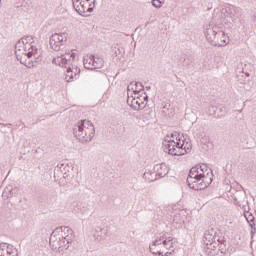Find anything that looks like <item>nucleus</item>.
Here are the masks:
<instances>
[{
	"label": "nucleus",
	"instance_id": "obj_1",
	"mask_svg": "<svg viewBox=\"0 0 256 256\" xmlns=\"http://www.w3.org/2000/svg\"><path fill=\"white\" fill-rule=\"evenodd\" d=\"M187 183L194 191L207 189L213 183V170L205 164L196 165L190 169Z\"/></svg>",
	"mask_w": 256,
	"mask_h": 256
},
{
	"label": "nucleus",
	"instance_id": "obj_2",
	"mask_svg": "<svg viewBox=\"0 0 256 256\" xmlns=\"http://www.w3.org/2000/svg\"><path fill=\"white\" fill-rule=\"evenodd\" d=\"M52 63L58 65V67H65V69H67L65 79L68 83H71L73 79L79 78L81 69L73 65V63H75V53L66 52L62 55H58L53 58Z\"/></svg>",
	"mask_w": 256,
	"mask_h": 256
},
{
	"label": "nucleus",
	"instance_id": "obj_3",
	"mask_svg": "<svg viewBox=\"0 0 256 256\" xmlns=\"http://www.w3.org/2000/svg\"><path fill=\"white\" fill-rule=\"evenodd\" d=\"M179 133L174 132L171 136H166L163 142V149L165 153H169V155L181 156L186 155V153L190 152L191 149L185 146V143H181V139H178L177 136Z\"/></svg>",
	"mask_w": 256,
	"mask_h": 256
},
{
	"label": "nucleus",
	"instance_id": "obj_4",
	"mask_svg": "<svg viewBox=\"0 0 256 256\" xmlns=\"http://www.w3.org/2000/svg\"><path fill=\"white\" fill-rule=\"evenodd\" d=\"M73 133L80 143H89L95 137V125L89 120H81L74 125Z\"/></svg>",
	"mask_w": 256,
	"mask_h": 256
},
{
	"label": "nucleus",
	"instance_id": "obj_5",
	"mask_svg": "<svg viewBox=\"0 0 256 256\" xmlns=\"http://www.w3.org/2000/svg\"><path fill=\"white\" fill-rule=\"evenodd\" d=\"M206 39L213 47H225L227 45V37L221 28L214 26L206 29Z\"/></svg>",
	"mask_w": 256,
	"mask_h": 256
},
{
	"label": "nucleus",
	"instance_id": "obj_6",
	"mask_svg": "<svg viewBox=\"0 0 256 256\" xmlns=\"http://www.w3.org/2000/svg\"><path fill=\"white\" fill-rule=\"evenodd\" d=\"M149 101V96L142 92V94L128 92L127 104L132 107L135 111L145 109L147 102Z\"/></svg>",
	"mask_w": 256,
	"mask_h": 256
},
{
	"label": "nucleus",
	"instance_id": "obj_7",
	"mask_svg": "<svg viewBox=\"0 0 256 256\" xmlns=\"http://www.w3.org/2000/svg\"><path fill=\"white\" fill-rule=\"evenodd\" d=\"M50 247L53 251H57V253H63V251H67L71 246L59 237V230H54L50 235Z\"/></svg>",
	"mask_w": 256,
	"mask_h": 256
},
{
	"label": "nucleus",
	"instance_id": "obj_8",
	"mask_svg": "<svg viewBox=\"0 0 256 256\" xmlns=\"http://www.w3.org/2000/svg\"><path fill=\"white\" fill-rule=\"evenodd\" d=\"M67 33H55L50 37L49 45L52 51H63L67 45Z\"/></svg>",
	"mask_w": 256,
	"mask_h": 256
},
{
	"label": "nucleus",
	"instance_id": "obj_9",
	"mask_svg": "<svg viewBox=\"0 0 256 256\" xmlns=\"http://www.w3.org/2000/svg\"><path fill=\"white\" fill-rule=\"evenodd\" d=\"M72 3L77 14L82 17H89V13H93V7L85 0H72Z\"/></svg>",
	"mask_w": 256,
	"mask_h": 256
},
{
	"label": "nucleus",
	"instance_id": "obj_10",
	"mask_svg": "<svg viewBox=\"0 0 256 256\" xmlns=\"http://www.w3.org/2000/svg\"><path fill=\"white\" fill-rule=\"evenodd\" d=\"M55 231H58L59 237L71 246V241H73V229L69 228V226H61L56 228Z\"/></svg>",
	"mask_w": 256,
	"mask_h": 256
},
{
	"label": "nucleus",
	"instance_id": "obj_11",
	"mask_svg": "<svg viewBox=\"0 0 256 256\" xmlns=\"http://www.w3.org/2000/svg\"><path fill=\"white\" fill-rule=\"evenodd\" d=\"M163 239H165V235L157 237L155 241H153L152 245L150 246V251L153 255H160L163 256V252L157 247H163Z\"/></svg>",
	"mask_w": 256,
	"mask_h": 256
},
{
	"label": "nucleus",
	"instance_id": "obj_12",
	"mask_svg": "<svg viewBox=\"0 0 256 256\" xmlns=\"http://www.w3.org/2000/svg\"><path fill=\"white\" fill-rule=\"evenodd\" d=\"M0 256H17L13 245L7 243H0Z\"/></svg>",
	"mask_w": 256,
	"mask_h": 256
},
{
	"label": "nucleus",
	"instance_id": "obj_13",
	"mask_svg": "<svg viewBox=\"0 0 256 256\" xmlns=\"http://www.w3.org/2000/svg\"><path fill=\"white\" fill-rule=\"evenodd\" d=\"M127 91L128 93H133V95H135V93L141 94L143 93V84H141V82H132L128 85Z\"/></svg>",
	"mask_w": 256,
	"mask_h": 256
},
{
	"label": "nucleus",
	"instance_id": "obj_14",
	"mask_svg": "<svg viewBox=\"0 0 256 256\" xmlns=\"http://www.w3.org/2000/svg\"><path fill=\"white\" fill-rule=\"evenodd\" d=\"M22 43L24 46V53H29L32 51L33 47L35 46V41H33L32 36H27L26 38H22Z\"/></svg>",
	"mask_w": 256,
	"mask_h": 256
},
{
	"label": "nucleus",
	"instance_id": "obj_15",
	"mask_svg": "<svg viewBox=\"0 0 256 256\" xmlns=\"http://www.w3.org/2000/svg\"><path fill=\"white\" fill-rule=\"evenodd\" d=\"M154 171H156L157 175L160 177H165L167 173H169V168L166 164H157L154 167Z\"/></svg>",
	"mask_w": 256,
	"mask_h": 256
},
{
	"label": "nucleus",
	"instance_id": "obj_16",
	"mask_svg": "<svg viewBox=\"0 0 256 256\" xmlns=\"http://www.w3.org/2000/svg\"><path fill=\"white\" fill-rule=\"evenodd\" d=\"M83 63H84L85 69L93 70V65H94L93 54H87L86 56H84Z\"/></svg>",
	"mask_w": 256,
	"mask_h": 256
},
{
	"label": "nucleus",
	"instance_id": "obj_17",
	"mask_svg": "<svg viewBox=\"0 0 256 256\" xmlns=\"http://www.w3.org/2000/svg\"><path fill=\"white\" fill-rule=\"evenodd\" d=\"M162 246H164V249H167L168 251H171L173 249V237L168 236L164 234V239L162 240Z\"/></svg>",
	"mask_w": 256,
	"mask_h": 256
},
{
	"label": "nucleus",
	"instance_id": "obj_18",
	"mask_svg": "<svg viewBox=\"0 0 256 256\" xmlns=\"http://www.w3.org/2000/svg\"><path fill=\"white\" fill-rule=\"evenodd\" d=\"M224 13L229 15L230 17H235L237 15V7L233 5H226L225 8L223 9Z\"/></svg>",
	"mask_w": 256,
	"mask_h": 256
},
{
	"label": "nucleus",
	"instance_id": "obj_19",
	"mask_svg": "<svg viewBox=\"0 0 256 256\" xmlns=\"http://www.w3.org/2000/svg\"><path fill=\"white\" fill-rule=\"evenodd\" d=\"M79 213L82 215H89L91 213V207L89 206L88 203L82 202L79 205Z\"/></svg>",
	"mask_w": 256,
	"mask_h": 256
},
{
	"label": "nucleus",
	"instance_id": "obj_20",
	"mask_svg": "<svg viewBox=\"0 0 256 256\" xmlns=\"http://www.w3.org/2000/svg\"><path fill=\"white\" fill-rule=\"evenodd\" d=\"M234 201H235L236 205H239V207H241V203H244V201H245V193L244 192H237L235 194Z\"/></svg>",
	"mask_w": 256,
	"mask_h": 256
},
{
	"label": "nucleus",
	"instance_id": "obj_21",
	"mask_svg": "<svg viewBox=\"0 0 256 256\" xmlns=\"http://www.w3.org/2000/svg\"><path fill=\"white\" fill-rule=\"evenodd\" d=\"M28 59H31V57H34V59H39L41 57V54H39V49L36 46L32 47V50L27 53Z\"/></svg>",
	"mask_w": 256,
	"mask_h": 256
},
{
	"label": "nucleus",
	"instance_id": "obj_22",
	"mask_svg": "<svg viewBox=\"0 0 256 256\" xmlns=\"http://www.w3.org/2000/svg\"><path fill=\"white\" fill-rule=\"evenodd\" d=\"M23 39L19 40L15 45V55H21L24 52Z\"/></svg>",
	"mask_w": 256,
	"mask_h": 256
},
{
	"label": "nucleus",
	"instance_id": "obj_23",
	"mask_svg": "<svg viewBox=\"0 0 256 256\" xmlns=\"http://www.w3.org/2000/svg\"><path fill=\"white\" fill-rule=\"evenodd\" d=\"M16 58L18 61H20L21 65H25L27 64V59H29V54H27L26 52L20 54H16Z\"/></svg>",
	"mask_w": 256,
	"mask_h": 256
},
{
	"label": "nucleus",
	"instance_id": "obj_24",
	"mask_svg": "<svg viewBox=\"0 0 256 256\" xmlns=\"http://www.w3.org/2000/svg\"><path fill=\"white\" fill-rule=\"evenodd\" d=\"M105 65V61L102 58L94 56L93 69H101Z\"/></svg>",
	"mask_w": 256,
	"mask_h": 256
},
{
	"label": "nucleus",
	"instance_id": "obj_25",
	"mask_svg": "<svg viewBox=\"0 0 256 256\" xmlns=\"http://www.w3.org/2000/svg\"><path fill=\"white\" fill-rule=\"evenodd\" d=\"M244 217L246 221H248L250 227H253V225H255V216H253L251 212H245Z\"/></svg>",
	"mask_w": 256,
	"mask_h": 256
},
{
	"label": "nucleus",
	"instance_id": "obj_26",
	"mask_svg": "<svg viewBox=\"0 0 256 256\" xmlns=\"http://www.w3.org/2000/svg\"><path fill=\"white\" fill-rule=\"evenodd\" d=\"M218 251H220V255L219 256H224L225 255V239H218Z\"/></svg>",
	"mask_w": 256,
	"mask_h": 256
},
{
	"label": "nucleus",
	"instance_id": "obj_27",
	"mask_svg": "<svg viewBox=\"0 0 256 256\" xmlns=\"http://www.w3.org/2000/svg\"><path fill=\"white\" fill-rule=\"evenodd\" d=\"M163 3H165L164 1H158V0H153L152 1V5L153 7H155L156 9H161Z\"/></svg>",
	"mask_w": 256,
	"mask_h": 256
},
{
	"label": "nucleus",
	"instance_id": "obj_28",
	"mask_svg": "<svg viewBox=\"0 0 256 256\" xmlns=\"http://www.w3.org/2000/svg\"><path fill=\"white\" fill-rule=\"evenodd\" d=\"M5 191H9L10 197H13V195H17V188L9 190V188H6Z\"/></svg>",
	"mask_w": 256,
	"mask_h": 256
},
{
	"label": "nucleus",
	"instance_id": "obj_29",
	"mask_svg": "<svg viewBox=\"0 0 256 256\" xmlns=\"http://www.w3.org/2000/svg\"><path fill=\"white\" fill-rule=\"evenodd\" d=\"M24 65H25V67H28V69H31V67H33V62L26 60V64H24Z\"/></svg>",
	"mask_w": 256,
	"mask_h": 256
},
{
	"label": "nucleus",
	"instance_id": "obj_30",
	"mask_svg": "<svg viewBox=\"0 0 256 256\" xmlns=\"http://www.w3.org/2000/svg\"><path fill=\"white\" fill-rule=\"evenodd\" d=\"M211 254H212V256H220V255H221V251L218 250V253H217V254H215V252H214V253L211 252Z\"/></svg>",
	"mask_w": 256,
	"mask_h": 256
},
{
	"label": "nucleus",
	"instance_id": "obj_31",
	"mask_svg": "<svg viewBox=\"0 0 256 256\" xmlns=\"http://www.w3.org/2000/svg\"><path fill=\"white\" fill-rule=\"evenodd\" d=\"M163 247L164 246H157V249H160V253H163Z\"/></svg>",
	"mask_w": 256,
	"mask_h": 256
},
{
	"label": "nucleus",
	"instance_id": "obj_32",
	"mask_svg": "<svg viewBox=\"0 0 256 256\" xmlns=\"http://www.w3.org/2000/svg\"><path fill=\"white\" fill-rule=\"evenodd\" d=\"M144 177H145V179H147V177H149V172H145Z\"/></svg>",
	"mask_w": 256,
	"mask_h": 256
},
{
	"label": "nucleus",
	"instance_id": "obj_33",
	"mask_svg": "<svg viewBox=\"0 0 256 256\" xmlns=\"http://www.w3.org/2000/svg\"><path fill=\"white\" fill-rule=\"evenodd\" d=\"M252 19L256 22V13L253 14Z\"/></svg>",
	"mask_w": 256,
	"mask_h": 256
},
{
	"label": "nucleus",
	"instance_id": "obj_34",
	"mask_svg": "<svg viewBox=\"0 0 256 256\" xmlns=\"http://www.w3.org/2000/svg\"><path fill=\"white\" fill-rule=\"evenodd\" d=\"M169 255H171V252H166L165 253V256H169Z\"/></svg>",
	"mask_w": 256,
	"mask_h": 256
},
{
	"label": "nucleus",
	"instance_id": "obj_35",
	"mask_svg": "<svg viewBox=\"0 0 256 256\" xmlns=\"http://www.w3.org/2000/svg\"><path fill=\"white\" fill-rule=\"evenodd\" d=\"M84 2H87V3H88V5H91V4H89V0H84Z\"/></svg>",
	"mask_w": 256,
	"mask_h": 256
},
{
	"label": "nucleus",
	"instance_id": "obj_36",
	"mask_svg": "<svg viewBox=\"0 0 256 256\" xmlns=\"http://www.w3.org/2000/svg\"><path fill=\"white\" fill-rule=\"evenodd\" d=\"M184 65H189V62H187V63H184Z\"/></svg>",
	"mask_w": 256,
	"mask_h": 256
},
{
	"label": "nucleus",
	"instance_id": "obj_37",
	"mask_svg": "<svg viewBox=\"0 0 256 256\" xmlns=\"http://www.w3.org/2000/svg\"><path fill=\"white\" fill-rule=\"evenodd\" d=\"M158 1H164L165 2V0H158Z\"/></svg>",
	"mask_w": 256,
	"mask_h": 256
}]
</instances>
